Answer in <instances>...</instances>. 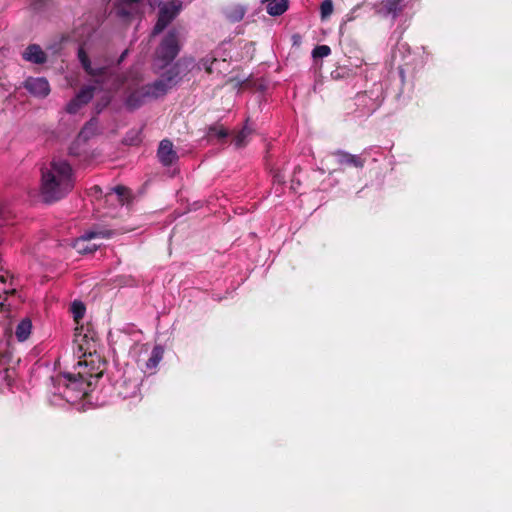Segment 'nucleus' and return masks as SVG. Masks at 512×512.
<instances>
[{
  "label": "nucleus",
  "mask_w": 512,
  "mask_h": 512,
  "mask_svg": "<svg viewBox=\"0 0 512 512\" xmlns=\"http://www.w3.org/2000/svg\"><path fill=\"white\" fill-rule=\"evenodd\" d=\"M73 187V173L64 160H53L42 168L40 196L46 203L65 197Z\"/></svg>",
  "instance_id": "1"
},
{
  "label": "nucleus",
  "mask_w": 512,
  "mask_h": 512,
  "mask_svg": "<svg viewBox=\"0 0 512 512\" xmlns=\"http://www.w3.org/2000/svg\"><path fill=\"white\" fill-rule=\"evenodd\" d=\"M74 343L79 351L83 352L84 360L78 362V374L83 376V369L92 366L93 373L91 376L101 377L103 374V361L99 356L94 355L96 345L93 336L84 326H76L74 334Z\"/></svg>",
  "instance_id": "2"
},
{
  "label": "nucleus",
  "mask_w": 512,
  "mask_h": 512,
  "mask_svg": "<svg viewBox=\"0 0 512 512\" xmlns=\"http://www.w3.org/2000/svg\"><path fill=\"white\" fill-rule=\"evenodd\" d=\"M84 375L81 377L78 374V366L76 367V372L74 374H65L63 375L60 381L63 382V385L66 388L74 393L75 395L72 397L74 400L78 397H85L88 395L91 386L93 385L94 380H97L99 377L95 375L91 376L93 373L92 366H89L82 370Z\"/></svg>",
  "instance_id": "3"
},
{
  "label": "nucleus",
  "mask_w": 512,
  "mask_h": 512,
  "mask_svg": "<svg viewBox=\"0 0 512 512\" xmlns=\"http://www.w3.org/2000/svg\"><path fill=\"white\" fill-rule=\"evenodd\" d=\"M113 234L114 232L111 230L89 231L74 242V248L81 254L93 253L103 244L104 240L109 239Z\"/></svg>",
  "instance_id": "4"
},
{
  "label": "nucleus",
  "mask_w": 512,
  "mask_h": 512,
  "mask_svg": "<svg viewBox=\"0 0 512 512\" xmlns=\"http://www.w3.org/2000/svg\"><path fill=\"white\" fill-rule=\"evenodd\" d=\"M179 52V39L175 34L168 35L156 53V63L159 67H165Z\"/></svg>",
  "instance_id": "5"
},
{
  "label": "nucleus",
  "mask_w": 512,
  "mask_h": 512,
  "mask_svg": "<svg viewBox=\"0 0 512 512\" xmlns=\"http://www.w3.org/2000/svg\"><path fill=\"white\" fill-rule=\"evenodd\" d=\"M94 86L83 87L65 106V111L68 114L74 115L79 113L92 99L94 92Z\"/></svg>",
  "instance_id": "6"
},
{
  "label": "nucleus",
  "mask_w": 512,
  "mask_h": 512,
  "mask_svg": "<svg viewBox=\"0 0 512 512\" xmlns=\"http://www.w3.org/2000/svg\"><path fill=\"white\" fill-rule=\"evenodd\" d=\"M181 6L176 1L164 3L160 6L158 21L155 26L157 32L162 31L168 23L177 15Z\"/></svg>",
  "instance_id": "7"
},
{
  "label": "nucleus",
  "mask_w": 512,
  "mask_h": 512,
  "mask_svg": "<svg viewBox=\"0 0 512 512\" xmlns=\"http://www.w3.org/2000/svg\"><path fill=\"white\" fill-rule=\"evenodd\" d=\"M25 88L36 97H46L50 93L49 83L44 78L27 79Z\"/></svg>",
  "instance_id": "8"
},
{
  "label": "nucleus",
  "mask_w": 512,
  "mask_h": 512,
  "mask_svg": "<svg viewBox=\"0 0 512 512\" xmlns=\"http://www.w3.org/2000/svg\"><path fill=\"white\" fill-rule=\"evenodd\" d=\"M172 86V80L159 81L153 86H148L141 91V98H157L164 95Z\"/></svg>",
  "instance_id": "9"
},
{
  "label": "nucleus",
  "mask_w": 512,
  "mask_h": 512,
  "mask_svg": "<svg viewBox=\"0 0 512 512\" xmlns=\"http://www.w3.org/2000/svg\"><path fill=\"white\" fill-rule=\"evenodd\" d=\"M130 194L124 187L118 186L105 195V203L109 205H124L129 200Z\"/></svg>",
  "instance_id": "10"
},
{
  "label": "nucleus",
  "mask_w": 512,
  "mask_h": 512,
  "mask_svg": "<svg viewBox=\"0 0 512 512\" xmlns=\"http://www.w3.org/2000/svg\"><path fill=\"white\" fill-rule=\"evenodd\" d=\"M228 83L238 90H245L251 87V74L244 71H234Z\"/></svg>",
  "instance_id": "11"
},
{
  "label": "nucleus",
  "mask_w": 512,
  "mask_h": 512,
  "mask_svg": "<svg viewBox=\"0 0 512 512\" xmlns=\"http://www.w3.org/2000/svg\"><path fill=\"white\" fill-rule=\"evenodd\" d=\"M158 156L164 165H170L177 159V154L173 149V145L168 140L160 143Z\"/></svg>",
  "instance_id": "12"
},
{
  "label": "nucleus",
  "mask_w": 512,
  "mask_h": 512,
  "mask_svg": "<svg viewBox=\"0 0 512 512\" xmlns=\"http://www.w3.org/2000/svg\"><path fill=\"white\" fill-rule=\"evenodd\" d=\"M32 332V322L29 318L21 319L15 328V336L19 342L26 341Z\"/></svg>",
  "instance_id": "13"
},
{
  "label": "nucleus",
  "mask_w": 512,
  "mask_h": 512,
  "mask_svg": "<svg viewBox=\"0 0 512 512\" xmlns=\"http://www.w3.org/2000/svg\"><path fill=\"white\" fill-rule=\"evenodd\" d=\"M267 12L272 16L284 13L288 8V0H263Z\"/></svg>",
  "instance_id": "14"
},
{
  "label": "nucleus",
  "mask_w": 512,
  "mask_h": 512,
  "mask_svg": "<svg viewBox=\"0 0 512 512\" xmlns=\"http://www.w3.org/2000/svg\"><path fill=\"white\" fill-rule=\"evenodd\" d=\"M24 58L33 63H43L46 61V55L39 46H29L24 52Z\"/></svg>",
  "instance_id": "15"
},
{
  "label": "nucleus",
  "mask_w": 512,
  "mask_h": 512,
  "mask_svg": "<svg viewBox=\"0 0 512 512\" xmlns=\"http://www.w3.org/2000/svg\"><path fill=\"white\" fill-rule=\"evenodd\" d=\"M79 59L81 61V64L83 66V68L92 76H98V75H101L102 72H103V68L101 67H98V66H92L91 65V62L86 54L85 51L83 50H80L79 51Z\"/></svg>",
  "instance_id": "16"
},
{
  "label": "nucleus",
  "mask_w": 512,
  "mask_h": 512,
  "mask_svg": "<svg viewBox=\"0 0 512 512\" xmlns=\"http://www.w3.org/2000/svg\"><path fill=\"white\" fill-rule=\"evenodd\" d=\"M253 133V129L246 125L240 132L234 137V142L237 147H243L246 144L247 138Z\"/></svg>",
  "instance_id": "17"
},
{
  "label": "nucleus",
  "mask_w": 512,
  "mask_h": 512,
  "mask_svg": "<svg viewBox=\"0 0 512 512\" xmlns=\"http://www.w3.org/2000/svg\"><path fill=\"white\" fill-rule=\"evenodd\" d=\"M73 318L76 326H83L80 322L85 314V307L81 302L75 301L72 304Z\"/></svg>",
  "instance_id": "18"
},
{
  "label": "nucleus",
  "mask_w": 512,
  "mask_h": 512,
  "mask_svg": "<svg viewBox=\"0 0 512 512\" xmlns=\"http://www.w3.org/2000/svg\"><path fill=\"white\" fill-rule=\"evenodd\" d=\"M209 137L223 139L228 135L227 130L222 126H214L209 128Z\"/></svg>",
  "instance_id": "19"
},
{
  "label": "nucleus",
  "mask_w": 512,
  "mask_h": 512,
  "mask_svg": "<svg viewBox=\"0 0 512 512\" xmlns=\"http://www.w3.org/2000/svg\"><path fill=\"white\" fill-rule=\"evenodd\" d=\"M218 63V60L214 57H206L201 59L200 66L205 69V71L209 74L213 72V65Z\"/></svg>",
  "instance_id": "20"
},
{
  "label": "nucleus",
  "mask_w": 512,
  "mask_h": 512,
  "mask_svg": "<svg viewBox=\"0 0 512 512\" xmlns=\"http://www.w3.org/2000/svg\"><path fill=\"white\" fill-rule=\"evenodd\" d=\"M333 12L332 0H324L321 4V17L322 19L328 18Z\"/></svg>",
  "instance_id": "21"
},
{
  "label": "nucleus",
  "mask_w": 512,
  "mask_h": 512,
  "mask_svg": "<svg viewBox=\"0 0 512 512\" xmlns=\"http://www.w3.org/2000/svg\"><path fill=\"white\" fill-rule=\"evenodd\" d=\"M162 354H163L162 349H161V348L156 347V348L153 350V352H152V356H151V358H150V360H149V362H148V366H149L150 368L155 367V366L159 363V361L161 360V358H162Z\"/></svg>",
  "instance_id": "22"
},
{
  "label": "nucleus",
  "mask_w": 512,
  "mask_h": 512,
  "mask_svg": "<svg viewBox=\"0 0 512 512\" xmlns=\"http://www.w3.org/2000/svg\"><path fill=\"white\" fill-rule=\"evenodd\" d=\"M244 14H245V9L242 6H236L231 10L229 16L231 19L237 21V20H241L243 18Z\"/></svg>",
  "instance_id": "23"
},
{
  "label": "nucleus",
  "mask_w": 512,
  "mask_h": 512,
  "mask_svg": "<svg viewBox=\"0 0 512 512\" xmlns=\"http://www.w3.org/2000/svg\"><path fill=\"white\" fill-rule=\"evenodd\" d=\"M329 53H330V48L326 45H322V46L317 47L313 51V56L314 57H325V56L329 55Z\"/></svg>",
  "instance_id": "24"
},
{
  "label": "nucleus",
  "mask_w": 512,
  "mask_h": 512,
  "mask_svg": "<svg viewBox=\"0 0 512 512\" xmlns=\"http://www.w3.org/2000/svg\"><path fill=\"white\" fill-rule=\"evenodd\" d=\"M343 161H345V162H355V159L352 156L345 155Z\"/></svg>",
  "instance_id": "25"
},
{
  "label": "nucleus",
  "mask_w": 512,
  "mask_h": 512,
  "mask_svg": "<svg viewBox=\"0 0 512 512\" xmlns=\"http://www.w3.org/2000/svg\"><path fill=\"white\" fill-rule=\"evenodd\" d=\"M132 101H133V99L130 100L131 106H136L139 103V101H135V102H132Z\"/></svg>",
  "instance_id": "26"
},
{
  "label": "nucleus",
  "mask_w": 512,
  "mask_h": 512,
  "mask_svg": "<svg viewBox=\"0 0 512 512\" xmlns=\"http://www.w3.org/2000/svg\"><path fill=\"white\" fill-rule=\"evenodd\" d=\"M125 1L128 3H136V2H139L140 0H125Z\"/></svg>",
  "instance_id": "27"
},
{
  "label": "nucleus",
  "mask_w": 512,
  "mask_h": 512,
  "mask_svg": "<svg viewBox=\"0 0 512 512\" xmlns=\"http://www.w3.org/2000/svg\"><path fill=\"white\" fill-rule=\"evenodd\" d=\"M4 306V302H0V308L2 309Z\"/></svg>",
  "instance_id": "28"
}]
</instances>
